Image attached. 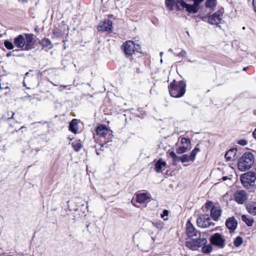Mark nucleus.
Segmentation results:
<instances>
[{
  "mask_svg": "<svg viewBox=\"0 0 256 256\" xmlns=\"http://www.w3.org/2000/svg\"><path fill=\"white\" fill-rule=\"evenodd\" d=\"M193 4H187L184 0H166V7L170 10H173L174 6L178 10L186 9L189 13L195 14L198 12L199 4L204 0H192Z\"/></svg>",
  "mask_w": 256,
  "mask_h": 256,
  "instance_id": "nucleus-1",
  "label": "nucleus"
},
{
  "mask_svg": "<svg viewBox=\"0 0 256 256\" xmlns=\"http://www.w3.org/2000/svg\"><path fill=\"white\" fill-rule=\"evenodd\" d=\"M254 156L250 152L244 153L240 158L238 163V168L242 172H244L249 170L254 163Z\"/></svg>",
  "mask_w": 256,
  "mask_h": 256,
  "instance_id": "nucleus-2",
  "label": "nucleus"
},
{
  "mask_svg": "<svg viewBox=\"0 0 256 256\" xmlns=\"http://www.w3.org/2000/svg\"><path fill=\"white\" fill-rule=\"evenodd\" d=\"M186 84L182 81L176 82L175 80L170 84L169 92L171 96L178 98L185 93Z\"/></svg>",
  "mask_w": 256,
  "mask_h": 256,
  "instance_id": "nucleus-3",
  "label": "nucleus"
},
{
  "mask_svg": "<svg viewBox=\"0 0 256 256\" xmlns=\"http://www.w3.org/2000/svg\"><path fill=\"white\" fill-rule=\"evenodd\" d=\"M240 181L242 185L246 188H249L254 185L256 180V173L248 172L240 176Z\"/></svg>",
  "mask_w": 256,
  "mask_h": 256,
  "instance_id": "nucleus-4",
  "label": "nucleus"
},
{
  "mask_svg": "<svg viewBox=\"0 0 256 256\" xmlns=\"http://www.w3.org/2000/svg\"><path fill=\"white\" fill-rule=\"evenodd\" d=\"M206 208L210 210V216L215 221H218L221 216L222 210L218 206H216L212 202H208L205 204Z\"/></svg>",
  "mask_w": 256,
  "mask_h": 256,
  "instance_id": "nucleus-5",
  "label": "nucleus"
},
{
  "mask_svg": "<svg viewBox=\"0 0 256 256\" xmlns=\"http://www.w3.org/2000/svg\"><path fill=\"white\" fill-rule=\"evenodd\" d=\"M124 52L127 56H131L135 51L140 49L138 44H135L132 41H127L123 45Z\"/></svg>",
  "mask_w": 256,
  "mask_h": 256,
  "instance_id": "nucleus-6",
  "label": "nucleus"
},
{
  "mask_svg": "<svg viewBox=\"0 0 256 256\" xmlns=\"http://www.w3.org/2000/svg\"><path fill=\"white\" fill-rule=\"evenodd\" d=\"M224 13V9L222 8L214 13L212 16L208 18V22L211 24H216L222 23V16Z\"/></svg>",
  "mask_w": 256,
  "mask_h": 256,
  "instance_id": "nucleus-7",
  "label": "nucleus"
},
{
  "mask_svg": "<svg viewBox=\"0 0 256 256\" xmlns=\"http://www.w3.org/2000/svg\"><path fill=\"white\" fill-rule=\"evenodd\" d=\"M197 224L198 226L202 228H207L214 224L211 222V220L208 214H202L197 219Z\"/></svg>",
  "mask_w": 256,
  "mask_h": 256,
  "instance_id": "nucleus-8",
  "label": "nucleus"
},
{
  "mask_svg": "<svg viewBox=\"0 0 256 256\" xmlns=\"http://www.w3.org/2000/svg\"><path fill=\"white\" fill-rule=\"evenodd\" d=\"M234 200L238 204H244L248 198V194L244 190H237L234 194Z\"/></svg>",
  "mask_w": 256,
  "mask_h": 256,
  "instance_id": "nucleus-9",
  "label": "nucleus"
},
{
  "mask_svg": "<svg viewBox=\"0 0 256 256\" xmlns=\"http://www.w3.org/2000/svg\"><path fill=\"white\" fill-rule=\"evenodd\" d=\"M210 242L214 245L222 248L224 244V240L221 234L216 233L211 236Z\"/></svg>",
  "mask_w": 256,
  "mask_h": 256,
  "instance_id": "nucleus-10",
  "label": "nucleus"
},
{
  "mask_svg": "<svg viewBox=\"0 0 256 256\" xmlns=\"http://www.w3.org/2000/svg\"><path fill=\"white\" fill-rule=\"evenodd\" d=\"M26 40L24 38L22 35H20L17 38H15L14 41V44L15 46L18 48H22L24 46V44L26 42V41L27 42H28V41H30V42L31 41V40L32 39V37L30 35L28 36L27 35H26Z\"/></svg>",
  "mask_w": 256,
  "mask_h": 256,
  "instance_id": "nucleus-11",
  "label": "nucleus"
},
{
  "mask_svg": "<svg viewBox=\"0 0 256 256\" xmlns=\"http://www.w3.org/2000/svg\"><path fill=\"white\" fill-rule=\"evenodd\" d=\"M186 234L190 238H194L197 236H200V232L196 230L190 220L186 222Z\"/></svg>",
  "mask_w": 256,
  "mask_h": 256,
  "instance_id": "nucleus-12",
  "label": "nucleus"
},
{
  "mask_svg": "<svg viewBox=\"0 0 256 256\" xmlns=\"http://www.w3.org/2000/svg\"><path fill=\"white\" fill-rule=\"evenodd\" d=\"M111 20H105L98 26V29L99 31H110L113 28Z\"/></svg>",
  "mask_w": 256,
  "mask_h": 256,
  "instance_id": "nucleus-13",
  "label": "nucleus"
},
{
  "mask_svg": "<svg viewBox=\"0 0 256 256\" xmlns=\"http://www.w3.org/2000/svg\"><path fill=\"white\" fill-rule=\"evenodd\" d=\"M238 222L234 217L229 218L226 222V227L230 232H234L237 227Z\"/></svg>",
  "mask_w": 256,
  "mask_h": 256,
  "instance_id": "nucleus-14",
  "label": "nucleus"
},
{
  "mask_svg": "<svg viewBox=\"0 0 256 256\" xmlns=\"http://www.w3.org/2000/svg\"><path fill=\"white\" fill-rule=\"evenodd\" d=\"M150 198V194L145 193H140L136 195V201L142 204Z\"/></svg>",
  "mask_w": 256,
  "mask_h": 256,
  "instance_id": "nucleus-15",
  "label": "nucleus"
},
{
  "mask_svg": "<svg viewBox=\"0 0 256 256\" xmlns=\"http://www.w3.org/2000/svg\"><path fill=\"white\" fill-rule=\"evenodd\" d=\"M96 133L101 136H104L108 134V129L102 125L98 126L96 128Z\"/></svg>",
  "mask_w": 256,
  "mask_h": 256,
  "instance_id": "nucleus-16",
  "label": "nucleus"
},
{
  "mask_svg": "<svg viewBox=\"0 0 256 256\" xmlns=\"http://www.w3.org/2000/svg\"><path fill=\"white\" fill-rule=\"evenodd\" d=\"M242 220L248 226H252L254 222L253 218L246 215H242Z\"/></svg>",
  "mask_w": 256,
  "mask_h": 256,
  "instance_id": "nucleus-17",
  "label": "nucleus"
},
{
  "mask_svg": "<svg viewBox=\"0 0 256 256\" xmlns=\"http://www.w3.org/2000/svg\"><path fill=\"white\" fill-rule=\"evenodd\" d=\"M248 212L252 215H256V203H249L246 206Z\"/></svg>",
  "mask_w": 256,
  "mask_h": 256,
  "instance_id": "nucleus-18",
  "label": "nucleus"
},
{
  "mask_svg": "<svg viewBox=\"0 0 256 256\" xmlns=\"http://www.w3.org/2000/svg\"><path fill=\"white\" fill-rule=\"evenodd\" d=\"M196 240H190L186 242V246L192 250H196L198 248Z\"/></svg>",
  "mask_w": 256,
  "mask_h": 256,
  "instance_id": "nucleus-19",
  "label": "nucleus"
},
{
  "mask_svg": "<svg viewBox=\"0 0 256 256\" xmlns=\"http://www.w3.org/2000/svg\"><path fill=\"white\" fill-rule=\"evenodd\" d=\"M70 130L71 132H72L74 134H76V132L78 130L77 120L76 119H74L70 122Z\"/></svg>",
  "mask_w": 256,
  "mask_h": 256,
  "instance_id": "nucleus-20",
  "label": "nucleus"
},
{
  "mask_svg": "<svg viewBox=\"0 0 256 256\" xmlns=\"http://www.w3.org/2000/svg\"><path fill=\"white\" fill-rule=\"evenodd\" d=\"M166 162L162 160H158L156 164L155 168L158 172H161L163 167L165 166Z\"/></svg>",
  "mask_w": 256,
  "mask_h": 256,
  "instance_id": "nucleus-21",
  "label": "nucleus"
},
{
  "mask_svg": "<svg viewBox=\"0 0 256 256\" xmlns=\"http://www.w3.org/2000/svg\"><path fill=\"white\" fill-rule=\"evenodd\" d=\"M236 154V150L234 149L230 150L225 154V158L227 160H230L234 158Z\"/></svg>",
  "mask_w": 256,
  "mask_h": 256,
  "instance_id": "nucleus-22",
  "label": "nucleus"
},
{
  "mask_svg": "<svg viewBox=\"0 0 256 256\" xmlns=\"http://www.w3.org/2000/svg\"><path fill=\"white\" fill-rule=\"evenodd\" d=\"M28 74L29 73L28 72L26 74V76L24 77L23 84H24V86L26 87L27 89L30 90V87L32 86V84H31L30 78H28Z\"/></svg>",
  "mask_w": 256,
  "mask_h": 256,
  "instance_id": "nucleus-23",
  "label": "nucleus"
},
{
  "mask_svg": "<svg viewBox=\"0 0 256 256\" xmlns=\"http://www.w3.org/2000/svg\"><path fill=\"white\" fill-rule=\"evenodd\" d=\"M216 6V0H206V8L213 9Z\"/></svg>",
  "mask_w": 256,
  "mask_h": 256,
  "instance_id": "nucleus-24",
  "label": "nucleus"
},
{
  "mask_svg": "<svg viewBox=\"0 0 256 256\" xmlns=\"http://www.w3.org/2000/svg\"><path fill=\"white\" fill-rule=\"evenodd\" d=\"M72 146L74 150L77 152L82 147V144L80 140L72 142Z\"/></svg>",
  "mask_w": 256,
  "mask_h": 256,
  "instance_id": "nucleus-25",
  "label": "nucleus"
},
{
  "mask_svg": "<svg viewBox=\"0 0 256 256\" xmlns=\"http://www.w3.org/2000/svg\"><path fill=\"white\" fill-rule=\"evenodd\" d=\"M196 240L197 242L196 245H197L198 248L204 246L207 243V240L204 238H198V239Z\"/></svg>",
  "mask_w": 256,
  "mask_h": 256,
  "instance_id": "nucleus-26",
  "label": "nucleus"
},
{
  "mask_svg": "<svg viewBox=\"0 0 256 256\" xmlns=\"http://www.w3.org/2000/svg\"><path fill=\"white\" fill-rule=\"evenodd\" d=\"M212 250V247L210 245H204L202 248V251L204 253L208 254Z\"/></svg>",
  "mask_w": 256,
  "mask_h": 256,
  "instance_id": "nucleus-27",
  "label": "nucleus"
},
{
  "mask_svg": "<svg viewBox=\"0 0 256 256\" xmlns=\"http://www.w3.org/2000/svg\"><path fill=\"white\" fill-rule=\"evenodd\" d=\"M200 151V150L198 148H195L192 152L191 154L189 155L190 156L191 158V160H192V161H194L195 159V158L196 156V155L197 153Z\"/></svg>",
  "mask_w": 256,
  "mask_h": 256,
  "instance_id": "nucleus-28",
  "label": "nucleus"
},
{
  "mask_svg": "<svg viewBox=\"0 0 256 256\" xmlns=\"http://www.w3.org/2000/svg\"><path fill=\"white\" fill-rule=\"evenodd\" d=\"M180 161L182 162H184L192 161V160H191L189 155L184 154L180 157Z\"/></svg>",
  "mask_w": 256,
  "mask_h": 256,
  "instance_id": "nucleus-29",
  "label": "nucleus"
},
{
  "mask_svg": "<svg viewBox=\"0 0 256 256\" xmlns=\"http://www.w3.org/2000/svg\"><path fill=\"white\" fill-rule=\"evenodd\" d=\"M242 238L240 236H238L234 240V245L238 247L239 246L242 242Z\"/></svg>",
  "mask_w": 256,
  "mask_h": 256,
  "instance_id": "nucleus-30",
  "label": "nucleus"
},
{
  "mask_svg": "<svg viewBox=\"0 0 256 256\" xmlns=\"http://www.w3.org/2000/svg\"><path fill=\"white\" fill-rule=\"evenodd\" d=\"M187 150H188V148L186 147L182 146H180V147L176 149V152L177 154H182L186 152L187 151Z\"/></svg>",
  "mask_w": 256,
  "mask_h": 256,
  "instance_id": "nucleus-31",
  "label": "nucleus"
},
{
  "mask_svg": "<svg viewBox=\"0 0 256 256\" xmlns=\"http://www.w3.org/2000/svg\"><path fill=\"white\" fill-rule=\"evenodd\" d=\"M4 46L8 49L9 50H12L14 48V46L12 42L8 40L5 41Z\"/></svg>",
  "mask_w": 256,
  "mask_h": 256,
  "instance_id": "nucleus-32",
  "label": "nucleus"
},
{
  "mask_svg": "<svg viewBox=\"0 0 256 256\" xmlns=\"http://www.w3.org/2000/svg\"><path fill=\"white\" fill-rule=\"evenodd\" d=\"M42 44L44 46H50V48H52L50 42L48 39H44V40H42Z\"/></svg>",
  "mask_w": 256,
  "mask_h": 256,
  "instance_id": "nucleus-33",
  "label": "nucleus"
},
{
  "mask_svg": "<svg viewBox=\"0 0 256 256\" xmlns=\"http://www.w3.org/2000/svg\"><path fill=\"white\" fill-rule=\"evenodd\" d=\"M168 214V212L167 210H164L162 212V213L161 214V218H163L164 220H166L168 219L167 216Z\"/></svg>",
  "mask_w": 256,
  "mask_h": 256,
  "instance_id": "nucleus-34",
  "label": "nucleus"
},
{
  "mask_svg": "<svg viewBox=\"0 0 256 256\" xmlns=\"http://www.w3.org/2000/svg\"><path fill=\"white\" fill-rule=\"evenodd\" d=\"M53 34L56 37H59L61 36L62 32L59 29L56 28L54 30Z\"/></svg>",
  "mask_w": 256,
  "mask_h": 256,
  "instance_id": "nucleus-35",
  "label": "nucleus"
},
{
  "mask_svg": "<svg viewBox=\"0 0 256 256\" xmlns=\"http://www.w3.org/2000/svg\"><path fill=\"white\" fill-rule=\"evenodd\" d=\"M190 139H188V138H182L181 139V143L182 144H190Z\"/></svg>",
  "mask_w": 256,
  "mask_h": 256,
  "instance_id": "nucleus-36",
  "label": "nucleus"
},
{
  "mask_svg": "<svg viewBox=\"0 0 256 256\" xmlns=\"http://www.w3.org/2000/svg\"><path fill=\"white\" fill-rule=\"evenodd\" d=\"M238 144L241 146H246L248 142L245 140H240L238 141Z\"/></svg>",
  "mask_w": 256,
  "mask_h": 256,
  "instance_id": "nucleus-37",
  "label": "nucleus"
},
{
  "mask_svg": "<svg viewBox=\"0 0 256 256\" xmlns=\"http://www.w3.org/2000/svg\"><path fill=\"white\" fill-rule=\"evenodd\" d=\"M174 162H178L180 161V157L178 156H176L174 158H173Z\"/></svg>",
  "mask_w": 256,
  "mask_h": 256,
  "instance_id": "nucleus-38",
  "label": "nucleus"
},
{
  "mask_svg": "<svg viewBox=\"0 0 256 256\" xmlns=\"http://www.w3.org/2000/svg\"><path fill=\"white\" fill-rule=\"evenodd\" d=\"M170 156L172 158H174L176 156V153L173 151H172L170 153Z\"/></svg>",
  "mask_w": 256,
  "mask_h": 256,
  "instance_id": "nucleus-39",
  "label": "nucleus"
},
{
  "mask_svg": "<svg viewBox=\"0 0 256 256\" xmlns=\"http://www.w3.org/2000/svg\"><path fill=\"white\" fill-rule=\"evenodd\" d=\"M252 4L254 6V10L256 12V0H253Z\"/></svg>",
  "mask_w": 256,
  "mask_h": 256,
  "instance_id": "nucleus-40",
  "label": "nucleus"
},
{
  "mask_svg": "<svg viewBox=\"0 0 256 256\" xmlns=\"http://www.w3.org/2000/svg\"><path fill=\"white\" fill-rule=\"evenodd\" d=\"M253 136L254 138L256 140V128L254 130V132H253Z\"/></svg>",
  "mask_w": 256,
  "mask_h": 256,
  "instance_id": "nucleus-41",
  "label": "nucleus"
},
{
  "mask_svg": "<svg viewBox=\"0 0 256 256\" xmlns=\"http://www.w3.org/2000/svg\"><path fill=\"white\" fill-rule=\"evenodd\" d=\"M186 54V52L185 51H182L180 54V55L181 56H184Z\"/></svg>",
  "mask_w": 256,
  "mask_h": 256,
  "instance_id": "nucleus-42",
  "label": "nucleus"
},
{
  "mask_svg": "<svg viewBox=\"0 0 256 256\" xmlns=\"http://www.w3.org/2000/svg\"><path fill=\"white\" fill-rule=\"evenodd\" d=\"M226 179H227V178H226V176H224V177H223V178H222V180H226Z\"/></svg>",
  "mask_w": 256,
  "mask_h": 256,
  "instance_id": "nucleus-43",
  "label": "nucleus"
},
{
  "mask_svg": "<svg viewBox=\"0 0 256 256\" xmlns=\"http://www.w3.org/2000/svg\"><path fill=\"white\" fill-rule=\"evenodd\" d=\"M163 54H164V53H163V52H161L160 53V56H162V55H163Z\"/></svg>",
  "mask_w": 256,
  "mask_h": 256,
  "instance_id": "nucleus-44",
  "label": "nucleus"
},
{
  "mask_svg": "<svg viewBox=\"0 0 256 256\" xmlns=\"http://www.w3.org/2000/svg\"><path fill=\"white\" fill-rule=\"evenodd\" d=\"M246 68H243V70H246Z\"/></svg>",
  "mask_w": 256,
  "mask_h": 256,
  "instance_id": "nucleus-45",
  "label": "nucleus"
},
{
  "mask_svg": "<svg viewBox=\"0 0 256 256\" xmlns=\"http://www.w3.org/2000/svg\"><path fill=\"white\" fill-rule=\"evenodd\" d=\"M160 62H162V59H161V60H160Z\"/></svg>",
  "mask_w": 256,
  "mask_h": 256,
  "instance_id": "nucleus-46",
  "label": "nucleus"
},
{
  "mask_svg": "<svg viewBox=\"0 0 256 256\" xmlns=\"http://www.w3.org/2000/svg\"><path fill=\"white\" fill-rule=\"evenodd\" d=\"M35 30L36 31L38 30V29L36 28H35Z\"/></svg>",
  "mask_w": 256,
  "mask_h": 256,
  "instance_id": "nucleus-47",
  "label": "nucleus"
}]
</instances>
